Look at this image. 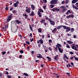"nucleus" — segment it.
I'll list each match as a JSON object with an SVG mask.
<instances>
[{
    "label": "nucleus",
    "instance_id": "f257e3e1",
    "mask_svg": "<svg viewBox=\"0 0 78 78\" xmlns=\"http://www.w3.org/2000/svg\"><path fill=\"white\" fill-rule=\"evenodd\" d=\"M62 27H63L64 29L66 30V32H68V31H70V28L64 25L58 26L57 27L56 29L57 30H59Z\"/></svg>",
    "mask_w": 78,
    "mask_h": 78
},
{
    "label": "nucleus",
    "instance_id": "4be33fe9",
    "mask_svg": "<svg viewBox=\"0 0 78 78\" xmlns=\"http://www.w3.org/2000/svg\"><path fill=\"white\" fill-rule=\"evenodd\" d=\"M13 5L14 6V7H15V8H16V7H17L18 6V4H17V3H14L13 4Z\"/></svg>",
    "mask_w": 78,
    "mask_h": 78
},
{
    "label": "nucleus",
    "instance_id": "f3484780",
    "mask_svg": "<svg viewBox=\"0 0 78 78\" xmlns=\"http://www.w3.org/2000/svg\"><path fill=\"white\" fill-rule=\"evenodd\" d=\"M78 2V0H73L72 1V3L73 4H74V3H76Z\"/></svg>",
    "mask_w": 78,
    "mask_h": 78
},
{
    "label": "nucleus",
    "instance_id": "5701e85b",
    "mask_svg": "<svg viewBox=\"0 0 78 78\" xmlns=\"http://www.w3.org/2000/svg\"><path fill=\"white\" fill-rule=\"evenodd\" d=\"M56 32V28H55L52 30V33H55Z\"/></svg>",
    "mask_w": 78,
    "mask_h": 78
},
{
    "label": "nucleus",
    "instance_id": "39448f33",
    "mask_svg": "<svg viewBox=\"0 0 78 78\" xmlns=\"http://www.w3.org/2000/svg\"><path fill=\"white\" fill-rule=\"evenodd\" d=\"M50 3L52 5H56V4H58V1L57 0H52L50 2Z\"/></svg>",
    "mask_w": 78,
    "mask_h": 78
},
{
    "label": "nucleus",
    "instance_id": "a19ab883",
    "mask_svg": "<svg viewBox=\"0 0 78 78\" xmlns=\"http://www.w3.org/2000/svg\"><path fill=\"white\" fill-rule=\"evenodd\" d=\"M20 52L21 53V54L22 53H23V50H22L21 51H20Z\"/></svg>",
    "mask_w": 78,
    "mask_h": 78
},
{
    "label": "nucleus",
    "instance_id": "bb28decb",
    "mask_svg": "<svg viewBox=\"0 0 78 78\" xmlns=\"http://www.w3.org/2000/svg\"><path fill=\"white\" fill-rule=\"evenodd\" d=\"M12 13H13V14H16L17 12V11L14 10L12 11Z\"/></svg>",
    "mask_w": 78,
    "mask_h": 78
},
{
    "label": "nucleus",
    "instance_id": "0eeeda50",
    "mask_svg": "<svg viewBox=\"0 0 78 78\" xmlns=\"http://www.w3.org/2000/svg\"><path fill=\"white\" fill-rule=\"evenodd\" d=\"M61 9H62V12L64 13L65 12H66V11L67 10V9H66V7L62 6L61 7Z\"/></svg>",
    "mask_w": 78,
    "mask_h": 78
},
{
    "label": "nucleus",
    "instance_id": "864d4df0",
    "mask_svg": "<svg viewBox=\"0 0 78 78\" xmlns=\"http://www.w3.org/2000/svg\"><path fill=\"white\" fill-rule=\"evenodd\" d=\"M5 75H8V74H9V73H8V71H5Z\"/></svg>",
    "mask_w": 78,
    "mask_h": 78
},
{
    "label": "nucleus",
    "instance_id": "49530a36",
    "mask_svg": "<svg viewBox=\"0 0 78 78\" xmlns=\"http://www.w3.org/2000/svg\"><path fill=\"white\" fill-rule=\"evenodd\" d=\"M45 17L46 18V20H48V19H49V18H48V17H47V16H45Z\"/></svg>",
    "mask_w": 78,
    "mask_h": 78
},
{
    "label": "nucleus",
    "instance_id": "680f3d73",
    "mask_svg": "<svg viewBox=\"0 0 78 78\" xmlns=\"http://www.w3.org/2000/svg\"><path fill=\"white\" fill-rule=\"evenodd\" d=\"M24 47H26V44L25 43H24L23 44Z\"/></svg>",
    "mask_w": 78,
    "mask_h": 78
},
{
    "label": "nucleus",
    "instance_id": "7c9ffc66",
    "mask_svg": "<svg viewBox=\"0 0 78 78\" xmlns=\"http://www.w3.org/2000/svg\"><path fill=\"white\" fill-rule=\"evenodd\" d=\"M66 73V74H67V75H68L69 77L70 76V73Z\"/></svg>",
    "mask_w": 78,
    "mask_h": 78
},
{
    "label": "nucleus",
    "instance_id": "dca6fc26",
    "mask_svg": "<svg viewBox=\"0 0 78 78\" xmlns=\"http://www.w3.org/2000/svg\"><path fill=\"white\" fill-rule=\"evenodd\" d=\"M72 6L73 8H74V9H76L78 10V8L76 7V6H75V5H74V4H73L72 5Z\"/></svg>",
    "mask_w": 78,
    "mask_h": 78
},
{
    "label": "nucleus",
    "instance_id": "0e129e2a",
    "mask_svg": "<svg viewBox=\"0 0 78 78\" xmlns=\"http://www.w3.org/2000/svg\"><path fill=\"white\" fill-rule=\"evenodd\" d=\"M48 38L50 37V35H49V34H48Z\"/></svg>",
    "mask_w": 78,
    "mask_h": 78
},
{
    "label": "nucleus",
    "instance_id": "bf43d9fd",
    "mask_svg": "<svg viewBox=\"0 0 78 78\" xmlns=\"http://www.w3.org/2000/svg\"><path fill=\"white\" fill-rule=\"evenodd\" d=\"M69 13L70 14H71V13H72V14H73V11H71L70 12V10Z\"/></svg>",
    "mask_w": 78,
    "mask_h": 78
},
{
    "label": "nucleus",
    "instance_id": "338daca9",
    "mask_svg": "<svg viewBox=\"0 0 78 78\" xmlns=\"http://www.w3.org/2000/svg\"><path fill=\"white\" fill-rule=\"evenodd\" d=\"M59 76H59V75H58V76H56V77H57V78H59Z\"/></svg>",
    "mask_w": 78,
    "mask_h": 78
},
{
    "label": "nucleus",
    "instance_id": "393cba45",
    "mask_svg": "<svg viewBox=\"0 0 78 78\" xmlns=\"http://www.w3.org/2000/svg\"><path fill=\"white\" fill-rule=\"evenodd\" d=\"M46 58H47L49 61H51V58L50 57L47 56L46 57Z\"/></svg>",
    "mask_w": 78,
    "mask_h": 78
},
{
    "label": "nucleus",
    "instance_id": "8fccbe9b",
    "mask_svg": "<svg viewBox=\"0 0 78 78\" xmlns=\"http://www.w3.org/2000/svg\"><path fill=\"white\" fill-rule=\"evenodd\" d=\"M69 3V0H66V2H65V3L66 4H67Z\"/></svg>",
    "mask_w": 78,
    "mask_h": 78
},
{
    "label": "nucleus",
    "instance_id": "a18cd8bd",
    "mask_svg": "<svg viewBox=\"0 0 78 78\" xmlns=\"http://www.w3.org/2000/svg\"><path fill=\"white\" fill-rule=\"evenodd\" d=\"M70 64H71V66H73V67H74V64H73V63L71 62L70 63Z\"/></svg>",
    "mask_w": 78,
    "mask_h": 78
},
{
    "label": "nucleus",
    "instance_id": "473e14b6",
    "mask_svg": "<svg viewBox=\"0 0 78 78\" xmlns=\"http://www.w3.org/2000/svg\"><path fill=\"white\" fill-rule=\"evenodd\" d=\"M9 9V7H8L7 5H6L5 10H8Z\"/></svg>",
    "mask_w": 78,
    "mask_h": 78
},
{
    "label": "nucleus",
    "instance_id": "6e6552de",
    "mask_svg": "<svg viewBox=\"0 0 78 78\" xmlns=\"http://www.w3.org/2000/svg\"><path fill=\"white\" fill-rule=\"evenodd\" d=\"M48 20L51 25H55V22L51 20V19L50 18H49Z\"/></svg>",
    "mask_w": 78,
    "mask_h": 78
},
{
    "label": "nucleus",
    "instance_id": "052dcab7",
    "mask_svg": "<svg viewBox=\"0 0 78 78\" xmlns=\"http://www.w3.org/2000/svg\"><path fill=\"white\" fill-rule=\"evenodd\" d=\"M44 65H42V64H41V67L42 68V67H44Z\"/></svg>",
    "mask_w": 78,
    "mask_h": 78
},
{
    "label": "nucleus",
    "instance_id": "aec40b11",
    "mask_svg": "<svg viewBox=\"0 0 78 78\" xmlns=\"http://www.w3.org/2000/svg\"><path fill=\"white\" fill-rule=\"evenodd\" d=\"M67 42L68 44H72L73 43V42L71 41H67Z\"/></svg>",
    "mask_w": 78,
    "mask_h": 78
},
{
    "label": "nucleus",
    "instance_id": "9d476101",
    "mask_svg": "<svg viewBox=\"0 0 78 78\" xmlns=\"http://www.w3.org/2000/svg\"><path fill=\"white\" fill-rule=\"evenodd\" d=\"M39 42H40L41 44H42L44 43V41L42 39H41L40 40H38V41H37V44H39Z\"/></svg>",
    "mask_w": 78,
    "mask_h": 78
},
{
    "label": "nucleus",
    "instance_id": "b1692460",
    "mask_svg": "<svg viewBox=\"0 0 78 78\" xmlns=\"http://www.w3.org/2000/svg\"><path fill=\"white\" fill-rule=\"evenodd\" d=\"M38 32H39V33H42V29L41 28H38Z\"/></svg>",
    "mask_w": 78,
    "mask_h": 78
},
{
    "label": "nucleus",
    "instance_id": "de8ad7c7",
    "mask_svg": "<svg viewBox=\"0 0 78 78\" xmlns=\"http://www.w3.org/2000/svg\"><path fill=\"white\" fill-rule=\"evenodd\" d=\"M47 7V6H46V5H45L44 6H43V8H44V9H46V7Z\"/></svg>",
    "mask_w": 78,
    "mask_h": 78
},
{
    "label": "nucleus",
    "instance_id": "ea45409f",
    "mask_svg": "<svg viewBox=\"0 0 78 78\" xmlns=\"http://www.w3.org/2000/svg\"><path fill=\"white\" fill-rule=\"evenodd\" d=\"M49 50L50 51H52V48H51L50 47H49Z\"/></svg>",
    "mask_w": 78,
    "mask_h": 78
},
{
    "label": "nucleus",
    "instance_id": "423d86ee",
    "mask_svg": "<svg viewBox=\"0 0 78 78\" xmlns=\"http://www.w3.org/2000/svg\"><path fill=\"white\" fill-rule=\"evenodd\" d=\"M8 28V24H7L5 26V27H2V29L4 31H6Z\"/></svg>",
    "mask_w": 78,
    "mask_h": 78
},
{
    "label": "nucleus",
    "instance_id": "e2e57ef3",
    "mask_svg": "<svg viewBox=\"0 0 78 78\" xmlns=\"http://www.w3.org/2000/svg\"><path fill=\"white\" fill-rule=\"evenodd\" d=\"M20 58H22V55H20L19 56Z\"/></svg>",
    "mask_w": 78,
    "mask_h": 78
},
{
    "label": "nucleus",
    "instance_id": "20e7f679",
    "mask_svg": "<svg viewBox=\"0 0 78 78\" xmlns=\"http://www.w3.org/2000/svg\"><path fill=\"white\" fill-rule=\"evenodd\" d=\"M44 12V11L42 9H39V11H38L37 14L38 15L39 17H42V15L41 14V12Z\"/></svg>",
    "mask_w": 78,
    "mask_h": 78
},
{
    "label": "nucleus",
    "instance_id": "09e8293b",
    "mask_svg": "<svg viewBox=\"0 0 78 78\" xmlns=\"http://www.w3.org/2000/svg\"><path fill=\"white\" fill-rule=\"evenodd\" d=\"M7 77H8V78H12V76H11L7 75Z\"/></svg>",
    "mask_w": 78,
    "mask_h": 78
},
{
    "label": "nucleus",
    "instance_id": "2eb2a0df",
    "mask_svg": "<svg viewBox=\"0 0 78 78\" xmlns=\"http://www.w3.org/2000/svg\"><path fill=\"white\" fill-rule=\"evenodd\" d=\"M31 6L32 10H34V9H35V6L33 5V4H31Z\"/></svg>",
    "mask_w": 78,
    "mask_h": 78
},
{
    "label": "nucleus",
    "instance_id": "4468645a",
    "mask_svg": "<svg viewBox=\"0 0 78 78\" xmlns=\"http://www.w3.org/2000/svg\"><path fill=\"white\" fill-rule=\"evenodd\" d=\"M34 12L33 10L31 11V13H30L29 14V16H34Z\"/></svg>",
    "mask_w": 78,
    "mask_h": 78
},
{
    "label": "nucleus",
    "instance_id": "774afa93",
    "mask_svg": "<svg viewBox=\"0 0 78 78\" xmlns=\"http://www.w3.org/2000/svg\"><path fill=\"white\" fill-rule=\"evenodd\" d=\"M25 16L26 17H28V15H27V14H25Z\"/></svg>",
    "mask_w": 78,
    "mask_h": 78
},
{
    "label": "nucleus",
    "instance_id": "c9c22d12",
    "mask_svg": "<svg viewBox=\"0 0 78 78\" xmlns=\"http://www.w3.org/2000/svg\"><path fill=\"white\" fill-rule=\"evenodd\" d=\"M26 44H27L28 45H30V42L28 41H26Z\"/></svg>",
    "mask_w": 78,
    "mask_h": 78
},
{
    "label": "nucleus",
    "instance_id": "a211bd4d",
    "mask_svg": "<svg viewBox=\"0 0 78 78\" xmlns=\"http://www.w3.org/2000/svg\"><path fill=\"white\" fill-rule=\"evenodd\" d=\"M15 22L17 23V24H19L21 23V22L19 20H16Z\"/></svg>",
    "mask_w": 78,
    "mask_h": 78
},
{
    "label": "nucleus",
    "instance_id": "c03bdc74",
    "mask_svg": "<svg viewBox=\"0 0 78 78\" xmlns=\"http://www.w3.org/2000/svg\"><path fill=\"white\" fill-rule=\"evenodd\" d=\"M13 9V7H12L11 8L9 9V11H12Z\"/></svg>",
    "mask_w": 78,
    "mask_h": 78
},
{
    "label": "nucleus",
    "instance_id": "f704fd0d",
    "mask_svg": "<svg viewBox=\"0 0 78 78\" xmlns=\"http://www.w3.org/2000/svg\"><path fill=\"white\" fill-rule=\"evenodd\" d=\"M51 8H53L54 7V5L53 4H51L50 5Z\"/></svg>",
    "mask_w": 78,
    "mask_h": 78
},
{
    "label": "nucleus",
    "instance_id": "13d9d810",
    "mask_svg": "<svg viewBox=\"0 0 78 78\" xmlns=\"http://www.w3.org/2000/svg\"><path fill=\"white\" fill-rule=\"evenodd\" d=\"M71 55H73V52L71 51V52H70L69 53Z\"/></svg>",
    "mask_w": 78,
    "mask_h": 78
},
{
    "label": "nucleus",
    "instance_id": "cd10ccee",
    "mask_svg": "<svg viewBox=\"0 0 78 78\" xmlns=\"http://www.w3.org/2000/svg\"><path fill=\"white\" fill-rule=\"evenodd\" d=\"M69 13H70V10H67V12H66V15H69Z\"/></svg>",
    "mask_w": 78,
    "mask_h": 78
},
{
    "label": "nucleus",
    "instance_id": "5fc2aeb1",
    "mask_svg": "<svg viewBox=\"0 0 78 78\" xmlns=\"http://www.w3.org/2000/svg\"><path fill=\"white\" fill-rule=\"evenodd\" d=\"M43 3H47V0H43Z\"/></svg>",
    "mask_w": 78,
    "mask_h": 78
},
{
    "label": "nucleus",
    "instance_id": "f03ea898",
    "mask_svg": "<svg viewBox=\"0 0 78 78\" xmlns=\"http://www.w3.org/2000/svg\"><path fill=\"white\" fill-rule=\"evenodd\" d=\"M56 46L58 48L60 53H62L63 52V50L61 49V48H60V47H62V45H61L59 44H57L56 45Z\"/></svg>",
    "mask_w": 78,
    "mask_h": 78
},
{
    "label": "nucleus",
    "instance_id": "69168bd1",
    "mask_svg": "<svg viewBox=\"0 0 78 78\" xmlns=\"http://www.w3.org/2000/svg\"><path fill=\"white\" fill-rule=\"evenodd\" d=\"M76 6L78 7V2L76 3Z\"/></svg>",
    "mask_w": 78,
    "mask_h": 78
},
{
    "label": "nucleus",
    "instance_id": "a878e982",
    "mask_svg": "<svg viewBox=\"0 0 78 78\" xmlns=\"http://www.w3.org/2000/svg\"><path fill=\"white\" fill-rule=\"evenodd\" d=\"M23 75L25 76H28L29 75L28 74L26 73H23Z\"/></svg>",
    "mask_w": 78,
    "mask_h": 78
},
{
    "label": "nucleus",
    "instance_id": "f8f14e48",
    "mask_svg": "<svg viewBox=\"0 0 78 78\" xmlns=\"http://www.w3.org/2000/svg\"><path fill=\"white\" fill-rule=\"evenodd\" d=\"M58 57H59V55H57L54 57V59L56 61H58Z\"/></svg>",
    "mask_w": 78,
    "mask_h": 78
},
{
    "label": "nucleus",
    "instance_id": "1a4fd4ad",
    "mask_svg": "<svg viewBox=\"0 0 78 78\" xmlns=\"http://www.w3.org/2000/svg\"><path fill=\"white\" fill-rule=\"evenodd\" d=\"M72 45L73 46H72V44L71 45V48H72V49H73V50H76V51H78V49H76V47L75 46V44H73Z\"/></svg>",
    "mask_w": 78,
    "mask_h": 78
},
{
    "label": "nucleus",
    "instance_id": "2f4dec72",
    "mask_svg": "<svg viewBox=\"0 0 78 78\" xmlns=\"http://www.w3.org/2000/svg\"><path fill=\"white\" fill-rule=\"evenodd\" d=\"M60 10L59 8H55V11H59Z\"/></svg>",
    "mask_w": 78,
    "mask_h": 78
},
{
    "label": "nucleus",
    "instance_id": "ddd939ff",
    "mask_svg": "<svg viewBox=\"0 0 78 78\" xmlns=\"http://www.w3.org/2000/svg\"><path fill=\"white\" fill-rule=\"evenodd\" d=\"M70 17H72V18H73V17H74V15H70L68 16H66V18L67 19H69Z\"/></svg>",
    "mask_w": 78,
    "mask_h": 78
},
{
    "label": "nucleus",
    "instance_id": "c85d7f7f",
    "mask_svg": "<svg viewBox=\"0 0 78 78\" xmlns=\"http://www.w3.org/2000/svg\"><path fill=\"white\" fill-rule=\"evenodd\" d=\"M74 31V28H71V29L70 32L71 33H72Z\"/></svg>",
    "mask_w": 78,
    "mask_h": 78
},
{
    "label": "nucleus",
    "instance_id": "3c124183",
    "mask_svg": "<svg viewBox=\"0 0 78 78\" xmlns=\"http://www.w3.org/2000/svg\"><path fill=\"white\" fill-rule=\"evenodd\" d=\"M64 3H65V2L64 1H63L62 2V5H63V4H64Z\"/></svg>",
    "mask_w": 78,
    "mask_h": 78
},
{
    "label": "nucleus",
    "instance_id": "58836bf2",
    "mask_svg": "<svg viewBox=\"0 0 78 78\" xmlns=\"http://www.w3.org/2000/svg\"><path fill=\"white\" fill-rule=\"evenodd\" d=\"M55 51H58V47H56L55 48Z\"/></svg>",
    "mask_w": 78,
    "mask_h": 78
},
{
    "label": "nucleus",
    "instance_id": "72a5a7b5",
    "mask_svg": "<svg viewBox=\"0 0 78 78\" xmlns=\"http://www.w3.org/2000/svg\"><path fill=\"white\" fill-rule=\"evenodd\" d=\"M48 42H49V44H50V43H52V40L51 39L49 40H48Z\"/></svg>",
    "mask_w": 78,
    "mask_h": 78
},
{
    "label": "nucleus",
    "instance_id": "37998d69",
    "mask_svg": "<svg viewBox=\"0 0 78 78\" xmlns=\"http://www.w3.org/2000/svg\"><path fill=\"white\" fill-rule=\"evenodd\" d=\"M32 33H30L29 35V36H30V37H33V36H32Z\"/></svg>",
    "mask_w": 78,
    "mask_h": 78
},
{
    "label": "nucleus",
    "instance_id": "6ab92c4d",
    "mask_svg": "<svg viewBox=\"0 0 78 78\" xmlns=\"http://www.w3.org/2000/svg\"><path fill=\"white\" fill-rule=\"evenodd\" d=\"M41 23H44V22H45V19H43L41 20V21H40Z\"/></svg>",
    "mask_w": 78,
    "mask_h": 78
},
{
    "label": "nucleus",
    "instance_id": "412c9836",
    "mask_svg": "<svg viewBox=\"0 0 78 78\" xmlns=\"http://www.w3.org/2000/svg\"><path fill=\"white\" fill-rule=\"evenodd\" d=\"M38 55H39L37 56V58H42L43 57L42 56H41V54H38Z\"/></svg>",
    "mask_w": 78,
    "mask_h": 78
},
{
    "label": "nucleus",
    "instance_id": "e433bc0d",
    "mask_svg": "<svg viewBox=\"0 0 78 78\" xmlns=\"http://www.w3.org/2000/svg\"><path fill=\"white\" fill-rule=\"evenodd\" d=\"M52 11L53 12H55V8H54L53 9H51Z\"/></svg>",
    "mask_w": 78,
    "mask_h": 78
},
{
    "label": "nucleus",
    "instance_id": "4c0bfd02",
    "mask_svg": "<svg viewBox=\"0 0 78 78\" xmlns=\"http://www.w3.org/2000/svg\"><path fill=\"white\" fill-rule=\"evenodd\" d=\"M29 27H30V30L32 31H33V29L32 28V27H31V26L30 25H29Z\"/></svg>",
    "mask_w": 78,
    "mask_h": 78
},
{
    "label": "nucleus",
    "instance_id": "c756f323",
    "mask_svg": "<svg viewBox=\"0 0 78 78\" xmlns=\"http://www.w3.org/2000/svg\"><path fill=\"white\" fill-rule=\"evenodd\" d=\"M66 47L68 48H70V47L69 46V44H66Z\"/></svg>",
    "mask_w": 78,
    "mask_h": 78
},
{
    "label": "nucleus",
    "instance_id": "7ed1b4c3",
    "mask_svg": "<svg viewBox=\"0 0 78 78\" xmlns=\"http://www.w3.org/2000/svg\"><path fill=\"white\" fill-rule=\"evenodd\" d=\"M12 19V14L11 13L7 16V19L6 21V22L8 23Z\"/></svg>",
    "mask_w": 78,
    "mask_h": 78
},
{
    "label": "nucleus",
    "instance_id": "6e6d98bb",
    "mask_svg": "<svg viewBox=\"0 0 78 78\" xmlns=\"http://www.w3.org/2000/svg\"><path fill=\"white\" fill-rule=\"evenodd\" d=\"M30 42H33V41H34V39H33V38H32V39L31 40V38H30Z\"/></svg>",
    "mask_w": 78,
    "mask_h": 78
},
{
    "label": "nucleus",
    "instance_id": "9b49d317",
    "mask_svg": "<svg viewBox=\"0 0 78 78\" xmlns=\"http://www.w3.org/2000/svg\"><path fill=\"white\" fill-rule=\"evenodd\" d=\"M31 11V8L30 7L29 8L25 10L26 12H27L28 13H30V11Z\"/></svg>",
    "mask_w": 78,
    "mask_h": 78
},
{
    "label": "nucleus",
    "instance_id": "79ce46f5",
    "mask_svg": "<svg viewBox=\"0 0 78 78\" xmlns=\"http://www.w3.org/2000/svg\"><path fill=\"white\" fill-rule=\"evenodd\" d=\"M2 53L3 55H5V54H6V52L5 51H4V52H2Z\"/></svg>",
    "mask_w": 78,
    "mask_h": 78
},
{
    "label": "nucleus",
    "instance_id": "4d7b16f0",
    "mask_svg": "<svg viewBox=\"0 0 78 78\" xmlns=\"http://www.w3.org/2000/svg\"><path fill=\"white\" fill-rule=\"evenodd\" d=\"M67 35L69 37V36H72V35L71 34H69Z\"/></svg>",
    "mask_w": 78,
    "mask_h": 78
},
{
    "label": "nucleus",
    "instance_id": "603ef678",
    "mask_svg": "<svg viewBox=\"0 0 78 78\" xmlns=\"http://www.w3.org/2000/svg\"><path fill=\"white\" fill-rule=\"evenodd\" d=\"M3 76V74L2 73H0V77H1Z\"/></svg>",
    "mask_w": 78,
    "mask_h": 78
}]
</instances>
